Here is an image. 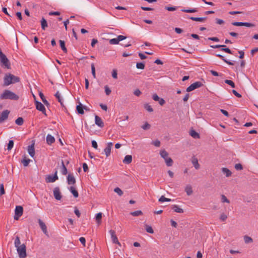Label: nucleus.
Here are the masks:
<instances>
[{
	"instance_id": "f257e3e1",
	"label": "nucleus",
	"mask_w": 258,
	"mask_h": 258,
	"mask_svg": "<svg viewBox=\"0 0 258 258\" xmlns=\"http://www.w3.org/2000/svg\"><path fill=\"white\" fill-rule=\"evenodd\" d=\"M20 81V78L11 74H6L4 78V86H8Z\"/></svg>"
},
{
	"instance_id": "f03ea898",
	"label": "nucleus",
	"mask_w": 258,
	"mask_h": 258,
	"mask_svg": "<svg viewBox=\"0 0 258 258\" xmlns=\"http://www.w3.org/2000/svg\"><path fill=\"white\" fill-rule=\"evenodd\" d=\"M19 98V97L18 95L9 90H5L3 93L0 95V99L1 100L10 99L18 100Z\"/></svg>"
},
{
	"instance_id": "7ed1b4c3",
	"label": "nucleus",
	"mask_w": 258,
	"mask_h": 258,
	"mask_svg": "<svg viewBox=\"0 0 258 258\" xmlns=\"http://www.w3.org/2000/svg\"><path fill=\"white\" fill-rule=\"evenodd\" d=\"M0 63L2 67L10 69L11 68V64L9 60L7 57L6 55L3 53L2 50L0 49Z\"/></svg>"
},
{
	"instance_id": "20e7f679",
	"label": "nucleus",
	"mask_w": 258,
	"mask_h": 258,
	"mask_svg": "<svg viewBox=\"0 0 258 258\" xmlns=\"http://www.w3.org/2000/svg\"><path fill=\"white\" fill-rule=\"evenodd\" d=\"M160 154L162 158L164 159L167 166L169 167L172 166L173 164V160L170 157H168V153L167 151L165 150H161L160 152Z\"/></svg>"
},
{
	"instance_id": "39448f33",
	"label": "nucleus",
	"mask_w": 258,
	"mask_h": 258,
	"mask_svg": "<svg viewBox=\"0 0 258 258\" xmlns=\"http://www.w3.org/2000/svg\"><path fill=\"white\" fill-rule=\"evenodd\" d=\"M16 248L20 258H25L27 256L26 248L24 244Z\"/></svg>"
},
{
	"instance_id": "423d86ee",
	"label": "nucleus",
	"mask_w": 258,
	"mask_h": 258,
	"mask_svg": "<svg viewBox=\"0 0 258 258\" xmlns=\"http://www.w3.org/2000/svg\"><path fill=\"white\" fill-rule=\"evenodd\" d=\"M23 213V208L21 206H16L15 210L14 219L18 220Z\"/></svg>"
},
{
	"instance_id": "0eeeda50",
	"label": "nucleus",
	"mask_w": 258,
	"mask_h": 258,
	"mask_svg": "<svg viewBox=\"0 0 258 258\" xmlns=\"http://www.w3.org/2000/svg\"><path fill=\"white\" fill-rule=\"evenodd\" d=\"M10 111L8 110H5L0 114V123L3 122L8 119Z\"/></svg>"
},
{
	"instance_id": "6e6552de",
	"label": "nucleus",
	"mask_w": 258,
	"mask_h": 258,
	"mask_svg": "<svg viewBox=\"0 0 258 258\" xmlns=\"http://www.w3.org/2000/svg\"><path fill=\"white\" fill-rule=\"evenodd\" d=\"M35 103L36 109L41 111L44 114L46 115V109L44 105L38 101H35Z\"/></svg>"
},
{
	"instance_id": "1a4fd4ad",
	"label": "nucleus",
	"mask_w": 258,
	"mask_h": 258,
	"mask_svg": "<svg viewBox=\"0 0 258 258\" xmlns=\"http://www.w3.org/2000/svg\"><path fill=\"white\" fill-rule=\"evenodd\" d=\"M39 225L43 231V232L47 236H49L48 232L47 230V227L44 222H43L40 219L38 220Z\"/></svg>"
},
{
	"instance_id": "9d476101",
	"label": "nucleus",
	"mask_w": 258,
	"mask_h": 258,
	"mask_svg": "<svg viewBox=\"0 0 258 258\" xmlns=\"http://www.w3.org/2000/svg\"><path fill=\"white\" fill-rule=\"evenodd\" d=\"M57 171L54 173V175H49L46 178V182H53L58 179V176L57 175Z\"/></svg>"
},
{
	"instance_id": "9b49d317",
	"label": "nucleus",
	"mask_w": 258,
	"mask_h": 258,
	"mask_svg": "<svg viewBox=\"0 0 258 258\" xmlns=\"http://www.w3.org/2000/svg\"><path fill=\"white\" fill-rule=\"evenodd\" d=\"M109 232L111 235V237L113 243L120 245V243L118 240L117 237L115 235V232L113 230H110Z\"/></svg>"
},
{
	"instance_id": "f8f14e48",
	"label": "nucleus",
	"mask_w": 258,
	"mask_h": 258,
	"mask_svg": "<svg viewBox=\"0 0 258 258\" xmlns=\"http://www.w3.org/2000/svg\"><path fill=\"white\" fill-rule=\"evenodd\" d=\"M113 147V143L112 142H109L106 144V148L104 149V152L107 157L110 155L111 150Z\"/></svg>"
},
{
	"instance_id": "ddd939ff",
	"label": "nucleus",
	"mask_w": 258,
	"mask_h": 258,
	"mask_svg": "<svg viewBox=\"0 0 258 258\" xmlns=\"http://www.w3.org/2000/svg\"><path fill=\"white\" fill-rule=\"evenodd\" d=\"M53 196L57 200H61L62 196L58 187H55L53 189Z\"/></svg>"
},
{
	"instance_id": "4468645a",
	"label": "nucleus",
	"mask_w": 258,
	"mask_h": 258,
	"mask_svg": "<svg viewBox=\"0 0 258 258\" xmlns=\"http://www.w3.org/2000/svg\"><path fill=\"white\" fill-rule=\"evenodd\" d=\"M67 182L69 184H74L76 183V179L72 174H69L67 177Z\"/></svg>"
},
{
	"instance_id": "2eb2a0df",
	"label": "nucleus",
	"mask_w": 258,
	"mask_h": 258,
	"mask_svg": "<svg viewBox=\"0 0 258 258\" xmlns=\"http://www.w3.org/2000/svg\"><path fill=\"white\" fill-rule=\"evenodd\" d=\"M95 120L96 124L98 126L100 127H103L104 126V123L100 117L97 115H95Z\"/></svg>"
},
{
	"instance_id": "dca6fc26",
	"label": "nucleus",
	"mask_w": 258,
	"mask_h": 258,
	"mask_svg": "<svg viewBox=\"0 0 258 258\" xmlns=\"http://www.w3.org/2000/svg\"><path fill=\"white\" fill-rule=\"evenodd\" d=\"M76 110L79 114H83L84 113V106L80 102H79V104L77 105Z\"/></svg>"
},
{
	"instance_id": "f3484780",
	"label": "nucleus",
	"mask_w": 258,
	"mask_h": 258,
	"mask_svg": "<svg viewBox=\"0 0 258 258\" xmlns=\"http://www.w3.org/2000/svg\"><path fill=\"white\" fill-rule=\"evenodd\" d=\"M28 152L31 157H33L35 155V149L34 144L29 145L28 147Z\"/></svg>"
},
{
	"instance_id": "a211bd4d",
	"label": "nucleus",
	"mask_w": 258,
	"mask_h": 258,
	"mask_svg": "<svg viewBox=\"0 0 258 258\" xmlns=\"http://www.w3.org/2000/svg\"><path fill=\"white\" fill-rule=\"evenodd\" d=\"M54 142H55L54 138L50 135H49V134L47 135V136H46V143L48 145H51Z\"/></svg>"
},
{
	"instance_id": "6ab92c4d",
	"label": "nucleus",
	"mask_w": 258,
	"mask_h": 258,
	"mask_svg": "<svg viewBox=\"0 0 258 258\" xmlns=\"http://www.w3.org/2000/svg\"><path fill=\"white\" fill-rule=\"evenodd\" d=\"M54 95H55V97L57 99L58 101L60 103L61 106L63 107L64 104L63 103V100H62V99L60 96V94L59 92V91H57Z\"/></svg>"
},
{
	"instance_id": "aec40b11",
	"label": "nucleus",
	"mask_w": 258,
	"mask_h": 258,
	"mask_svg": "<svg viewBox=\"0 0 258 258\" xmlns=\"http://www.w3.org/2000/svg\"><path fill=\"white\" fill-rule=\"evenodd\" d=\"M132 161V156L131 155H126L123 160V162L124 164H130Z\"/></svg>"
},
{
	"instance_id": "412c9836",
	"label": "nucleus",
	"mask_w": 258,
	"mask_h": 258,
	"mask_svg": "<svg viewBox=\"0 0 258 258\" xmlns=\"http://www.w3.org/2000/svg\"><path fill=\"white\" fill-rule=\"evenodd\" d=\"M70 191L73 195L75 198H78L79 197V194L78 191L76 189L75 187L72 186L69 188Z\"/></svg>"
},
{
	"instance_id": "4be33fe9",
	"label": "nucleus",
	"mask_w": 258,
	"mask_h": 258,
	"mask_svg": "<svg viewBox=\"0 0 258 258\" xmlns=\"http://www.w3.org/2000/svg\"><path fill=\"white\" fill-rule=\"evenodd\" d=\"M185 191L188 196L191 195L193 193L191 186L190 185H187L185 188Z\"/></svg>"
},
{
	"instance_id": "5701e85b",
	"label": "nucleus",
	"mask_w": 258,
	"mask_h": 258,
	"mask_svg": "<svg viewBox=\"0 0 258 258\" xmlns=\"http://www.w3.org/2000/svg\"><path fill=\"white\" fill-rule=\"evenodd\" d=\"M172 209L174 210V212L179 213H183V210L181 208H180L178 205H173Z\"/></svg>"
},
{
	"instance_id": "b1692460",
	"label": "nucleus",
	"mask_w": 258,
	"mask_h": 258,
	"mask_svg": "<svg viewBox=\"0 0 258 258\" xmlns=\"http://www.w3.org/2000/svg\"><path fill=\"white\" fill-rule=\"evenodd\" d=\"M189 135L194 139H199L200 138V135L193 130L190 131Z\"/></svg>"
},
{
	"instance_id": "393cba45",
	"label": "nucleus",
	"mask_w": 258,
	"mask_h": 258,
	"mask_svg": "<svg viewBox=\"0 0 258 258\" xmlns=\"http://www.w3.org/2000/svg\"><path fill=\"white\" fill-rule=\"evenodd\" d=\"M190 19L199 22H204L206 19L207 17H191L189 18Z\"/></svg>"
},
{
	"instance_id": "a878e982",
	"label": "nucleus",
	"mask_w": 258,
	"mask_h": 258,
	"mask_svg": "<svg viewBox=\"0 0 258 258\" xmlns=\"http://www.w3.org/2000/svg\"><path fill=\"white\" fill-rule=\"evenodd\" d=\"M216 55L217 57L220 58L222 60H223L226 63L229 64V65H233V62H231L230 61H228L227 59H226L223 55H221L220 54H217Z\"/></svg>"
},
{
	"instance_id": "bb28decb",
	"label": "nucleus",
	"mask_w": 258,
	"mask_h": 258,
	"mask_svg": "<svg viewBox=\"0 0 258 258\" xmlns=\"http://www.w3.org/2000/svg\"><path fill=\"white\" fill-rule=\"evenodd\" d=\"M222 171L225 174L226 177H229L231 175L232 172L227 168H222Z\"/></svg>"
},
{
	"instance_id": "cd10ccee",
	"label": "nucleus",
	"mask_w": 258,
	"mask_h": 258,
	"mask_svg": "<svg viewBox=\"0 0 258 258\" xmlns=\"http://www.w3.org/2000/svg\"><path fill=\"white\" fill-rule=\"evenodd\" d=\"M102 215V214L101 213H98L96 215L95 219L98 225H99L101 222Z\"/></svg>"
},
{
	"instance_id": "c85d7f7f",
	"label": "nucleus",
	"mask_w": 258,
	"mask_h": 258,
	"mask_svg": "<svg viewBox=\"0 0 258 258\" xmlns=\"http://www.w3.org/2000/svg\"><path fill=\"white\" fill-rule=\"evenodd\" d=\"M191 85L195 90L197 88H199L203 86V83L200 81L196 82L192 84Z\"/></svg>"
},
{
	"instance_id": "c756f323",
	"label": "nucleus",
	"mask_w": 258,
	"mask_h": 258,
	"mask_svg": "<svg viewBox=\"0 0 258 258\" xmlns=\"http://www.w3.org/2000/svg\"><path fill=\"white\" fill-rule=\"evenodd\" d=\"M60 46L64 53L67 52V49L65 46V42L63 40H59Z\"/></svg>"
},
{
	"instance_id": "7c9ffc66",
	"label": "nucleus",
	"mask_w": 258,
	"mask_h": 258,
	"mask_svg": "<svg viewBox=\"0 0 258 258\" xmlns=\"http://www.w3.org/2000/svg\"><path fill=\"white\" fill-rule=\"evenodd\" d=\"M61 172L63 175H66L67 174L68 171L66 167L65 166L63 161H61Z\"/></svg>"
},
{
	"instance_id": "2f4dec72",
	"label": "nucleus",
	"mask_w": 258,
	"mask_h": 258,
	"mask_svg": "<svg viewBox=\"0 0 258 258\" xmlns=\"http://www.w3.org/2000/svg\"><path fill=\"white\" fill-rule=\"evenodd\" d=\"M41 28L43 30H45V28L47 27V21L44 18H42V19L41 20Z\"/></svg>"
},
{
	"instance_id": "473e14b6",
	"label": "nucleus",
	"mask_w": 258,
	"mask_h": 258,
	"mask_svg": "<svg viewBox=\"0 0 258 258\" xmlns=\"http://www.w3.org/2000/svg\"><path fill=\"white\" fill-rule=\"evenodd\" d=\"M145 227L146 230L148 233L151 234H153L154 233V230L151 226L146 224Z\"/></svg>"
},
{
	"instance_id": "72a5a7b5",
	"label": "nucleus",
	"mask_w": 258,
	"mask_h": 258,
	"mask_svg": "<svg viewBox=\"0 0 258 258\" xmlns=\"http://www.w3.org/2000/svg\"><path fill=\"white\" fill-rule=\"evenodd\" d=\"M130 214L133 216H139L143 215V212L141 210H138L131 212Z\"/></svg>"
},
{
	"instance_id": "f704fd0d",
	"label": "nucleus",
	"mask_w": 258,
	"mask_h": 258,
	"mask_svg": "<svg viewBox=\"0 0 258 258\" xmlns=\"http://www.w3.org/2000/svg\"><path fill=\"white\" fill-rule=\"evenodd\" d=\"M39 96L41 98V99H42V101H43V102L46 105H49V103L46 100V99L45 98V97L43 95V94L42 93V92H40L39 93Z\"/></svg>"
},
{
	"instance_id": "c9c22d12",
	"label": "nucleus",
	"mask_w": 258,
	"mask_h": 258,
	"mask_svg": "<svg viewBox=\"0 0 258 258\" xmlns=\"http://www.w3.org/2000/svg\"><path fill=\"white\" fill-rule=\"evenodd\" d=\"M24 122L23 118L21 117H18L16 120L15 123L19 125H21Z\"/></svg>"
},
{
	"instance_id": "e433bc0d",
	"label": "nucleus",
	"mask_w": 258,
	"mask_h": 258,
	"mask_svg": "<svg viewBox=\"0 0 258 258\" xmlns=\"http://www.w3.org/2000/svg\"><path fill=\"white\" fill-rule=\"evenodd\" d=\"M192 163L194 166V167H195V168L196 169H199L200 168V165L198 163V161L197 159H194L192 161Z\"/></svg>"
},
{
	"instance_id": "4c0bfd02",
	"label": "nucleus",
	"mask_w": 258,
	"mask_h": 258,
	"mask_svg": "<svg viewBox=\"0 0 258 258\" xmlns=\"http://www.w3.org/2000/svg\"><path fill=\"white\" fill-rule=\"evenodd\" d=\"M21 242L20 240V238L18 236H17L15 240V246L16 247L20 246L21 245Z\"/></svg>"
},
{
	"instance_id": "58836bf2",
	"label": "nucleus",
	"mask_w": 258,
	"mask_h": 258,
	"mask_svg": "<svg viewBox=\"0 0 258 258\" xmlns=\"http://www.w3.org/2000/svg\"><path fill=\"white\" fill-rule=\"evenodd\" d=\"M171 201V200L170 199L166 198L164 196H162L159 199L160 202H170Z\"/></svg>"
},
{
	"instance_id": "ea45409f",
	"label": "nucleus",
	"mask_w": 258,
	"mask_h": 258,
	"mask_svg": "<svg viewBox=\"0 0 258 258\" xmlns=\"http://www.w3.org/2000/svg\"><path fill=\"white\" fill-rule=\"evenodd\" d=\"M144 108L149 112H151L153 111V109L151 106L148 103H146L144 105Z\"/></svg>"
},
{
	"instance_id": "a19ab883",
	"label": "nucleus",
	"mask_w": 258,
	"mask_h": 258,
	"mask_svg": "<svg viewBox=\"0 0 258 258\" xmlns=\"http://www.w3.org/2000/svg\"><path fill=\"white\" fill-rule=\"evenodd\" d=\"M244 242L246 243H249L252 242V239L248 236H245L244 237Z\"/></svg>"
},
{
	"instance_id": "79ce46f5",
	"label": "nucleus",
	"mask_w": 258,
	"mask_h": 258,
	"mask_svg": "<svg viewBox=\"0 0 258 258\" xmlns=\"http://www.w3.org/2000/svg\"><path fill=\"white\" fill-rule=\"evenodd\" d=\"M225 83L229 85L232 88H235V84L234 83L231 81V80H225Z\"/></svg>"
},
{
	"instance_id": "37998d69",
	"label": "nucleus",
	"mask_w": 258,
	"mask_h": 258,
	"mask_svg": "<svg viewBox=\"0 0 258 258\" xmlns=\"http://www.w3.org/2000/svg\"><path fill=\"white\" fill-rule=\"evenodd\" d=\"M119 41L117 38H113L109 40V43L112 45L117 44H118Z\"/></svg>"
},
{
	"instance_id": "c03bdc74",
	"label": "nucleus",
	"mask_w": 258,
	"mask_h": 258,
	"mask_svg": "<svg viewBox=\"0 0 258 258\" xmlns=\"http://www.w3.org/2000/svg\"><path fill=\"white\" fill-rule=\"evenodd\" d=\"M136 67L139 69H144L145 68V64L143 62H137Z\"/></svg>"
},
{
	"instance_id": "a18cd8bd",
	"label": "nucleus",
	"mask_w": 258,
	"mask_h": 258,
	"mask_svg": "<svg viewBox=\"0 0 258 258\" xmlns=\"http://www.w3.org/2000/svg\"><path fill=\"white\" fill-rule=\"evenodd\" d=\"M165 9L168 11H176L177 9V7H168V6H166L165 7Z\"/></svg>"
},
{
	"instance_id": "49530a36",
	"label": "nucleus",
	"mask_w": 258,
	"mask_h": 258,
	"mask_svg": "<svg viewBox=\"0 0 258 258\" xmlns=\"http://www.w3.org/2000/svg\"><path fill=\"white\" fill-rule=\"evenodd\" d=\"M114 192L117 193L119 196H121L123 195V191L119 187H116L114 189Z\"/></svg>"
},
{
	"instance_id": "de8ad7c7",
	"label": "nucleus",
	"mask_w": 258,
	"mask_h": 258,
	"mask_svg": "<svg viewBox=\"0 0 258 258\" xmlns=\"http://www.w3.org/2000/svg\"><path fill=\"white\" fill-rule=\"evenodd\" d=\"M221 202L222 203H229V200L224 195H221Z\"/></svg>"
},
{
	"instance_id": "09e8293b",
	"label": "nucleus",
	"mask_w": 258,
	"mask_h": 258,
	"mask_svg": "<svg viewBox=\"0 0 258 258\" xmlns=\"http://www.w3.org/2000/svg\"><path fill=\"white\" fill-rule=\"evenodd\" d=\"M14 146V142L13 140H10L8 145V148L7 149L8 150H11Z\"/></svg>"
},
{
	"instance_id": "8fccbe9b",
	"label": "nucleus",
	"mask_w": 258,
	"mask_h": 258,
	"mask_svg": "<svg viewBox=\"0 0 258 258\" xmlns=\"http://www.w3.org/2000/svg\"><path fill=\"white\" fill-rule=\"evenodd\" d=\"M91 71L94 78H96L95 68L94 63L91 64Z\"/></svg>"
},
{
	"instance_id": "3c124183",
	"label": "nucleus",
	"mask_w": 258,
	"mask_h": 258,
	"mask_svg": "<svg viewBox=\"0 0 258 258\" xmlns=\"http://www.w3.org/2000/svg\"><path fill=\"white\" fill-rule=\"evenodd\" d=\"M30 161V160L29 159H24L22 161L23 165L25 167L29 165V163Z\"/></svg>"
},
{
	"instance_id": "603ef678",
	"label": "nucleus",
	"mask_w": 258,
	"mask_h": 258,
	"mask_svg": "<svg viewBox=\"0 0 258 258\" xmlns=\"http://www.w3.org/2000/svg\"><path fill=\"white\" fill-rule=\"evenodd\" d=\"M150 124H149L148 122H146L142 126V128L144 130H149L150 128Z\"/></svg>"
},
{
	"instance_id": "864d4df0",
	"label": "nucleus",
	"mask_w": 258,
	"mask_h": 258,
	"mask_svg": "<svg viewBox=\"0 0 258 258\" xmlns=\"http://www.w3.org/2000/svg\"><path fill=\"white\" fill-rule=\"evenodd\" d=\"M104 89H105V92L106 95H109L111 93V92L110 88L108 87V86L107 85H106L104 87Z\"/></svg>"
},
{
	"instance_id": "5fc2aeb1",
	"label": "nucleus",
	"mask_w": 258,
	"mask_h": 258,
	"mask_svg": "<svg viewBox=\"0 0 258 258\" xmlns=\"http://www.w3.org/2000/svg\"><path fill=\"white\" fill-rule=\"evenodd\" d=\"M234 167L237 170H241L243 169L242 165L240 163L236 164Z\"/></svg>"
},
{
	"instance_id": "6e6d98bb",
	"label": "nucleus",
	"mask_w": 258,
	"mask_h": 258,
	"mask_svg": "<svg viewBox=\"0 0 258 258\" xmlns=\"http://www.w3.org/2000/svg\"><path fill=\"white\" fill-rule=\"evenodd\" d=\"M243 26H246L247 27H253L255 26V25L252 23H248V22H243Z\"/></svg>"
},
{
	"instance_id": "4d7b16f0",
	"label": "nucleus",
	"mask_w": 258,
	"mask_h": 258,
	"mask_svg": "<svg viewBox=\"0 0 258 258\" xmlns=\"http://www.w3.org/2000/svg\"><path fill=\"white\" fill-rule=\"evenodd\" d=\"M5 194V191L4 189V184L2 183L0 185V196H2Z\"/></svg>"
},
{
	"instance_id": "13d9d810",
	"label": "nucleus",
	"mask_w": 258,
	"mask_h": 258,
	"mask_svg": "<svg viewBox=\"0 0 258 258\" xmlns=\"http://www.w3.org/2000/svg\"><path fill=\"white\" fill-rule=\"evenodd\" d=\"M112 77L115 79L117 78V73L116 70L114 69L112 70Z\"/></svg>"
},
{
	"instance_id": "bf43d9fd",
	"label": "nucleus",
	"mask_w": 258,
	"mask_h": 258,
	"mask_svg": "<svg viewBox=\"0 0 258 258\" xmlns=\"http://www.w3.org/2000/svg\"><path fill=\"white\" fill-rule=\"evenodd\" d=\"M227 216L224 213L220 215V219L222 221H225L227 219Z\"/></svg>"
},
{
	"instance_id": "052dcab7",
	"label": "nucleus",
	"mask_w": 258,
	"mask_h": 258,
	"mask_svg": "<svg viewBox=\"0 0 258 258\" xmlns=\"http://www.w3.org/2000/svg\"><path fill=\"white\" fill-rule=\"evenodd\" d=\"M221 50L223 51H225L226 53H229V54H232V51L228 48L222 47V49H221Z\"/></svg>"
},
{
	"instance_id": "680f3d73",
	"label": "nucleus",
	"mask_w": 258,
	"mask_h": 258,
	"mask_svg": "<svg viewBox=\"0 0 258 258\" xmlns=\"http://www.w3.org/2000/svg\"><path fill=\"white\" fill-rule=\"evenodd\" d=\"M210 72L211 73V74L212 75H213L214 76H222L221 74H219L218 72H217L216 71H215L214 70H211Z\"/></svg>"
},
{
	"instance_id": "e2e57ef3",
	"label": "nucleus",
	"mask_w": 258,
	"mask_h": 258,
	"mask_svg": "<svg viewBox=\"0 0 258 258\" xmlns=\"http://www.w3.org/2000/svg\"><path fill=\"white\" fill-rule=\"evenodd\" d=\"M232 24L233 26H243V22H233V23H232Z\"/></svg>"
},
{
	"instance_id": "0e129e2a",
	"label": "nucleus",
	"mask_w": 258,
	"mask_h": 258,
	"mask_svg": "<svg viewBox=\"0 0 258 258\" xmlns=\"http://www.w3.org/2000/svg\"><path fill=\"white\" fill-rule=\"evenodd\" d=\"M152 144L156 147H158L160 146V142L158 140L153 141Z\"/></svg>"
},
{
	"instance_id": "69168bd1",
	"label": "nucleus",
	"mask_w": 258,
	"mask_h": 258,
	"mask_svg": "<svg viewBox=\"0 0 258 258\" xmlns=\"http://www.w3.org/2000/svg\"><path fill=\"white\" fill-rule=\"evenodd\" d=\"M134 94L137 96H139L141 94V92L139 89H137L134 91Z\"/></svg>"
},
{
	"instance_id": "338daca9",
	"label": "nucleus",
	"mask_w": 258,
	"mask_h": 258,
	"mask_svg": "<svg viewBox=\"0 0 258 258\" xmlns=\"http://www.w3.org/2000/svg\"><path fill=\"white\" fill-rule=\"evenodd\" d=\"M83 168L84 172H87L88 170V167L86 163L83 164Z\"/></svg>"
},
{
	"instance_id": "774afa93",
	"label": "nucleus",
	"mask_w": 258,
	"mask_h": 258,
	"mask_svg": "<svg viewBox=\"0 0 258 258\" xmlns=\"http://www.w3.org/2000/svg\"><path fill=\"white\" fill-rule=\"evenodd\" d=\"M152 98H153V100L156 101H158V100L160 98L156 94H154L153 95Z\"/></svg>"
}]
</instances>
